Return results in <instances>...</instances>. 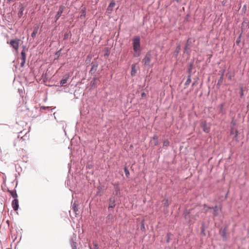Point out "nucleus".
<instances>
[{
  "instance_id": "nucleus-1",
  "label": "nucleus",
  "mask_w": 249,
  "mask_h": 249,
  "mask_svg": "<svg viewBox=\"0 0 249 249\" xmlns=\"http://www.w3.org/2000/svg\"><path fill=\"white\" fill-rule=\"evenodd\" d=\"M132 44L134 52L142 51L140 44V37L139 36H135L132 38Z\"/></svg>"
},
{
  "instance_id": "nucleus-2",
  "label": "nucleus",
  "mask_w": 249,
  "mask_h": 249,
  "mask_svg": "<svg viewBox=\"0 0 249 249\" xmlns=\"http://www.w3.org/2000/svg\"><path fill=\"white\" fill-rule=\"evenodd\" d=\"M192 44V41L191 40V38H189L186 41L185 47L184 48L183 53H186L188 56L190 55L192 51L190 46Z\"/></svg>"
},
{
  "instance_id": "nucleus-3",
  "label": "nucleus",
  "mask_w": 249,
  "mask_h": 249,
  "mask_svg": "<svg viewBox=\"0 0 249 249\" xmlns=\"http://www.w3.org/2000/svg\"><path fill=\"white\" fill-rule=\"evenodd\" d=\"M152 55L150 52H147L142 61L144 62V65L145 67H147L150 68L151 67V60Z\"/></svg>"
},
{
  "instance_id": "nucleus-4",
  "label": "nucleus",
  "mask_w": 249,
  "mask_h": 249,
  "mask_svg": "<svg viewBox=\"0 0 249 249\" xmlns=\"http://www.w3.org/2000/svg\"><path fill=\"white\" fill-rule=\"evenodd\" d=\"M90 65L91 66V67L89 71V73L92 75L96 71L99 64L98 62L95 61V59H94V60L92 61Z\"/></svg>"
},
{
  "instance_id": "nucleus-5",
  "label": "nucleus",
  "mask_w": 249,
  "mask_h": 249,
  "mask_svg": "<svg viewBox=\"0 0 249 249\" xmlns=\"http://www.w3.org/2000/svg\"><path fill=\"white\" fill-rule=\"evenodd\" d=\"M109 205L108 207V210L111 213L114 212L113 209L116 206L115 198L114 197H111L109 200Z\"/></svg>"
},
{
  "instance_id": "nucleus-6",
  "label": "nucleus",
  "mask_w": 249,
  "mask_h": 249,
  "mask_svg": "<svg viewBox=\"0 0 249 249\" xmlns=\"http://www.w3.org/2000/svg\"><path fill=\"white\" fill-rule=\"evenodd\" d=\"M22 48H23V50L21 52V62L20 63V66L21 67H23L24 66L25 62H26V53H25L26 46H23Z\"/></svg>"
},
{
  "instance_id": "nucleus-7",
  "label": "nucleus",
  "mask_w": 249,
  "mask_h": 249,
  "mask_svg": "<svg viewBox=\"0 0 249 249\" xmlns=\"http://www.w3.org/2000/svg\"><path fill=\"white\" fill-rule=\"evenodd\" d=\"M70 243L72 249H77L76 234L73 233L70 240Z\"/></svg>"
},
{
  "instance_id": "nucleus-8",
  "label": "nucleus",
  "mask_w": 249,
  "mask_h": 249,
  "mask_svg": "<svg viewBox=\"0 0 249 249\" xmlns=\"http://www.w3.org/2000/svg\"><path fill=\"white\" fill-rule=\"evenodd\" d=\"M19 41V39H12L9 44L15 50L18 51Z\"/></svg>"
},
{
  "instance_id": "nucleus-9",
  "label": "nucleus",
  "mask_w": 249,
  "mask_h": 249,
  "mask_svg": "<svg viewBox=\"0 0 249 249\" xmlns=\"http://www.w3.org/2000/svg\"><path fill=\"white\" fill-rule=\"evenodd\" d=\"M201 125L204 132L206 133L210 132L211 130L210 125L207 123L206 121L202 122Z\"/></svg>"
},
{
  "instance_id": "nucleus-10",
  "label": "nucleus",
  "mask_w": 249,
  "mask_h": 249,
  "mask_svg": "<svg viewBox=\"0 0 249 249\" xmlns=\"http://www.w3.org/2000/svg\"><path fill=\"white\" fill-rule=\"evenodd\" d=\"M65 7L63 5H61L59 6L58 11L57 12V13L54 17L55 21H56L60 16H61L62 14L63 13Z\"/></svg>"
},
{
  "instance_id": "nucleus-11",
  "label": "nucleus",
  "mask_w": 249,
  "mask_h": 249,
  "mask_svg": "<svg viewBox=\"0 0 249 249\" xmlns=\"http://www.w3.org/2000/svg\"><path fill=\"white\" fill-rule=\"evenodd\" d=\"M115 195L118 196H121V190L118 182L113 184Z\"/></svg>"
},
{
  "instance_id": "nucleus-12",
  "label": "nucleus",
  "mask_w": 249,
  "mask_h": 249,
  "mask_svg": "<svg viewBox=\"0 0 249 249\" xmlns=\"http://www.w3.org/2000/svg\"><path fill=\"white\" fill-rule=\"evenodd\" d=\"M24 10L25 6L23 5V4L20 3L19 4V9L18 13V16L19 18H20L22 17Z\"/></svg>"
},
{
  "instance_id": "nucleus-13",
  "label": "nucleus",
  "mask_w": 249,
  "mask_h": 249,
  "mask_svg": "<svg viewBox=\"0 0 249 249\" xmlns=\"http://www.w3.org/2000/svg\"><path fill=\"white\" fill-rule=\"evenodd\" d=\"M70 77V74L69 73H66L65 74V75L63 76V78L60 81V85L61 86H63L67 82L68 80L69 79Z\"/></svg>"
},
{
  "instance_id": "nucleus-14",
  "label": "nucleus",
  "mask_w": 249,
  "mask_h": 249,
  "mask_svg": "<svg viewBox=\"0 0 249 249\" xmlns=\"http://www.w3.org/2000/svg\"><path fill=\"white\" fill-rule=\"evenodd\" d=\"M12 206L14 211H17L19 208L18 200L17 198L14 199L12 202Z\"/></svg>"
},
{
  "instance_id": "nucleus-15",
  "label": "nucleus",
  "mask_w": 249,
  "mask_h": 249,
  "mask_svg": "<svg viewBox=\"0 0 249 249\" xmlns=\"http://www.w3.org/2000/svg\"><path fill=\"white\" fill-rule=\"evenodd\" d=\"M219 233L222 237L223 240L226 241L227 240L226 227L224 229L221 228L219 230Z\"/></svg>"
},
{
  "instance_id": "nucleus-16",
  "label": "nucleus",
  "mask_w": 249,
  "mask_h": 249,
  "mask_svg": "<svg viewBox=\"0 0 249 249\" xmlns=\"http://www.w3.org/2000/svg\"><path fill=\"white\" fill-rule=\"evenodd\" d=\"M115 5V2L113 0L108 5L107 8V12L108 14H110L113 10V7Z\"/></svg>"
},
{
  "instance_id": "nucleus-17",
  "label": "nucleus",
  "mask_w": 249,
  "mask_h": 249,
  "mask_svg": "<svg viewBox=\"0 0 249 249\" xmlns=\"http://www.w3.org/2000/svg\"><path fill=\"white\" fill-rule=\"evenodd\" d=\"M92 55L89 54L87 56L86 60H85V64L87 67L89 66L90 65H91V59L92 58Z\"/></svg>"
},
{
  "instance_id": "nucleus-18",
  "label": "nucleus",
  "mask_w": 249,
  "mask_h": 249,
  "mask_svg": "<svg viewBox=\"0 0 249 249\" xmlns=\"http://www.w3.org/2000/svg\"><path fill=\"white\" fill-rule=\"evenodd\" d=\"M137 72L136 69V64H133L131 66V75L134 76Z\"/></svg>"
},
{
  "instance_id": "nucleus-19",
  "label": "nucleus",
  "mask_w": 249,
  "mask_h": 249,
  "mask_svg": "<svg viewBox=\"0 0 249 249\" xmlns=\"http://www.w3.org/2000/svg\"><path fill=\"white\" fill-rule=\"evenodd\" d=\"M38 29H39L38 26H36L34 28L33 31L32 33L31 34V36L33 38H35L36 37V35L37 33H38Z\"/></svg>"
},
{
  "instance_id": "nucleus-20",
  "label": "nucleus",
  "mask_w": 249,
  "mask_h": 249,
  "mask_svg": "<svg viewBox=\"0 0 249 249\" xmlns=\"http://www.w3.org/2000/svg\"><path fill=\"white\" fill-rule=\"evenodd\" d=\"M191 76L190 75V74H188V76H187V79L184 84V86H185L184 88L185 89L189 85L190 83L191 82Z\"/></svg>"
},
{
  "instance_id": "nucleus-21",
  "label": "nucleus",
  "mask_w": 249,
  "mask_h": 249,
  "mask_svg": "<svg viewBox=\"0 0 249 249\" xmlns=\"http://www.w3.org/2000/svg\"><path fill=\"white\" fill-rule=\"evenodd\" d=\"M78 204L76 201H74L72 206V209L75 212L76 214H77V212L78 211Z\"/></svg>"
},
{
  "instance_id": "nucleus-22",
  "label": "nucleus",
  "mask_w": 249,
  "mask_h": 249,
  "mask_svg": "<svg viewBox=\"0 0 249 249\" xmlns=\"http://www.w3.org/2000/svg\"><path fill=\"white\" fill-rule=\"evenodd\" d=\"M8 192L10 194L11 196L14 198L16 199L18 197V195L16 190L12 191L8 190Z\"/></svg>"
},
{
  "instance_id": "nucleus-23",
  "label": "nucleus",
  "mask_w": 249,
  "mask_h": 249,
  "mask_svg": "<svg viewBox=\"0 0 249 249\" xmlns=\"http://www.w3.org/2000/svg\"><path fill=\"white\" fill-rule=\"evenodd\" d=\"M180 49H181V46L180 44H178L177 47H176V50L174 53V55L176 57H177L178 53H179L180 52Z\"/></svg>"
},
{
  "instance_id": "nucleus-24",
  "label": "nucleus",
  "mask_w": 249,
  "mask_h": 249,
  "mask_svg": "<svg viewBox=\"0 0 249 249\" xmlns=\"http://www.w3.org/2000/svg\"><path fill=\"white\" fill-rule=\"evenodd\" d=\"M98 78L96 77H94L90 82V86L91 87H95L97 85V80Z\"/></svg>"
},
{
  "instance_id": "nucleus-25",
  "label": "nucleus",
  "mask_w": 249,
  "mask_h": 249,
  "mask_svg": "<svg viewBox=\"0 0 249 249\" xmlns=\"http://www.w3.org/2000/svg\"><path fill=\"white\" fill-rule=\"evenodd\" d=\"M81 15L80 16V18H83L86 17V7H83L81 11Z\"/></svg>"
},
{
  "instance_id": "nucleus-26",
  "label": "nucleus",
  "mask_w": 249,
  "mask_h": 249,
  "mask_svg": "<svg viewBox=\"0 0 249 249\" xmlns=\"http://www.w3.org/2000/svg\"><path fill=\"white\" fill-rule=\"evenodd\" d=\"M71 31H69L64 34L63 39H64V40H67L69 38L71 37Z\"/></svg>"
},
{
  "instance_id": "nucleus-27",
  "label": "nucleus",
  "mask_w": 249,
  "mask_h": 249,
  "mask_svg": "<svg viewBox=\"0 0 249 249\" xmlns=\"http://www.w3.org/2000/svg\"><path fill=\"white\" fill-rule=\"evenodd\" d=\"M213 215L214 216H217L219 214L218 206L217 205H215L214 207H213Z\"/></svg>"
},
{
  "instance_id": "nucleus-28",
  "label": "nucleus",
  "mask_w": 249,
  "mask_h": 249,
  "mask_svg": "<svg viewBox=\"0 0 249 249\" xmlns=\"http://www.w3.org/2000/svg\"><path fill=\"white\" fill-rule=\"evenodd\" d=\"M242 36V33H241L239 36H238V37L236 39V44L237 46L240 47V42H241V38Z\"/></svg>"
},
{
  "instance_id": "nucleus-29",
  "label": "nucleus",
  "mask_w": 249,
  "mask_h": 249,
  "mask_svg": "<svg viewBox=\"0 0 249 249\" xmlns=\"http://www.w3.org/2000/svg\"><path fill=\"white\" fill-rule=\"evenodd\" d=\"M201 234H202L203 236H205V227L204 226V224L203 223L202 224L201 227Z\"/></svg>"
},
{
  "instance_id": "nucleus-30",
  "label": "nucleus",
  "mask_w": 249,
  "mask_h": 249,
  "mask_svg": "<svg viewBox=\"0 0 249 249\" xmlns=\"http://www.w3.org/2000/svg\"><path fill=\"white\" fill-rule=\"evenodd\" d=\"M193 67H194L193 63H190L189 65V69H188V74H190L191 76V73H192V71Z\"/></svg>"
},
{
  "instance_id": "nucleus-31",
  "label": "nucleus",
  "mask_w": 249,
  "mask_h": 249,
  "mask_svg": "<svg viewBox=\"0 0 249 249\" xmlns=\"http://www.w3.org/2000/svg\"><path fill=\"white\" fill-rule=\"evenodd\" d=\"M124 172L125 173V176L127 178H128L130 175L129 171L126 166L124 167Z\"/></svg>"
},
{
  "instance_id": "nucleus-32",
  "label": "nucleus",
  "mask_w": 249,
  "mask_h": 249,
  "mask_svg": "<svg viewBox=\"0 0 249 249\" xmlns=\"http://www.w3.org/2000/svg\"><path fill=\"white\" fill-rule=\"evenodd\" d=\"M223 74H222V75L220 76V78L218 80L217 86H220L223 82Z\"/></svg>"
},
{
  "instance_id": "nucleus-33",
  "label": "nucleus",
  "mask_w": 249,
  "mask_h": 249,
  "mask_svg": "<svg viewBox=\"0 0 249 249\" xmlns=\"http://www.w3.org/2000/svg\"><path fill=\"white\" fill-rule=\"evenodd\" d=\"M170 142L168 140H165L163 142V147H167L169 145Z\"/></svg>"
},
{
  "instance_id": "nucleus-34",
  "label": "nucleus",
  "mask_w": 249,
  "mask_h": 249,
  "mask_svg": "<svg viewBox=\"0 0 249 249\" xmlns=\"http://www.w3.org/2000/svg\"><path fill=\"white\" fill-rule=\"evenodd\" d=\"M141 51H137V52H134L133 56L135 57H139L141 55Z\"/></svg>"
},
{
  "instance_id": "nucleus-35",
  "label": "nucleus",
  "mask_w": 249,
  "mask_h": 249,
  "mask_svg": "<svg viewBox=\"0 0 249 249\" xmlns=\"http://www.w3.org/2000/svg\"><path fill=\"white\" fill-rule=\"evenodd\" d=\"M240 97L241 98H242L244 95V89H243V87H240Z\"/></svg>"
},
{
  "instance_id": "nucleus-36",
  "label": "nucleus",
  "mask_w": 249,
  "mask_h": 249,
  "mask_svg": "<svg viewBox=\"0 0 249 249\" xmlns=\"http://www.w3.org/2000/svg\"><path fill=\"white\" fill-rule=\"evenodd\" d=\"M106 52L104 53V56L105 58H107L109 55V52L108 48H106Z\"/></svg>"
},
{
  "instance_id": "nucleus-37",
  "label": "nucleus",
  "mask_w": 249,
  "mask_h": 249,
  "mask_svg": "<svg viewBox=\"0 0 249 249\" xmlns=\"http://www.w3.org/2000/svg\"><path fill=\"white\" fill-rule=\"evenodd\" d=\"M246 25L248 28H249V22L247 18L245 19L242 23V25Z\"/></svg>"
},
{
  "instance_id": "nucleus-38",
  "label": "nucleus",
  "mask_w": 249,
  "mask_h": 249,
  "mask_svg": "<svg viewBox=\"0 0 249 249\" xmlns=\"http://www.w3.org/2000/svg\"><path fill=\"white\" fill-rule=\"evenodd\" d=\"M144 220H142L141 222V230L142 231H143L145 230V227H144Z\"/></svg>"
},
{
  "instance_id": "nucleus-39",
  "label": "nucleus",
  "mask_w": 249,
  "mask_h": 249,
  "mask_svg": "<svg viewBox=\"0 0 249 249\" xmlns=\"http://www.w3.org/2000/svg\"><path fill=\"white\" fill-rule=\"evenodd\" d=\"M61 50H62V49H60L59 51H57L55 54V55L57 56V58H58L60 55H61Z\"/></svg>"
},
{
  "instance_id": "nucleus-40",
  "label": "nucleus",
  "mask_w": 249,
  "mask_h": 249,
  "mask_svg": "<svg viewBox=\"0 0 249 249\" xmlns=\"http://www.w3.org/2000/svg\"><path fill=\"white\" fill-rule=\"evenodd\" d=\"M170 235H171V233H168L167 234V235H166V238H167L166 242L167 243H169L170 241Z\"/></svg>"
},
{
  "instance_id": "nucleus-41",
  "label": "nucleus",
  "mask_w": 249,
  "mask_h": 249,
  "mask_svg": "<svg viewBox=\"0 0 249 249\" xmlns=\"http://www.w3.org/2000/svg\"><path fill=\"white\" fill-rule=\"evenodd\" d=\"M169 202H168V199H165V200H164V203H163V206H164V207H168L169 206Z\"/></svg>"
},
{
  "instance_id": "nucleus-42",
  "label": "nucleus",
  "mask_w": 249,
  "mask_h": 249,
  "mask_svg": "<svg viewBox=\"0 0 249 249\" xmlns=\"http://www.w3.org/2000/svg\"><path fill=\"white\" fill-rule=\"evenodd\" d=\"M93 244L94 249H99L98 245L96 242H93Z\"/></svg>"
},
{
  "instance_id": "nucleus-43",
  "label": "nucleus",
  "mask_w": 249,
  "mask_h": 249,
  "mask_svg": "<svg viewBox=\"0 0 249 249\" xmlns=\"http://www.w3.org/2000/svg\"><path fill=\"white\" fill-rule=\"evenodd\" d=\"M112 218H113V215L111 213L108 214L107 215V220H110V219H112Z\"/></svg>"
},
{
  "instance_id": "nucleus-44",
  "label": "nucleus",
  "mask_w": 249,
  "mask_h": 249,
  "mask_svg": "<svg viewBox=\"0 0 249 249\" xmlns=\"http://www.w3.org/2000/svg\"><path fill=\"white\" fill-rule=\"evenodd\" d=\"M49 108H50V107H41V109L46 110V109H49Z\"/></svg>"
},
{
  "instance_id": "nucleus-45",
  "label": "nucleus",
  "mask_w": 249,
  "mask_h": 249,
  "mask_svg": "<svg viewBox=\"0 0 249 249\" xmlns=\"http://www.w3.org/2000/svg\"><path fill=\"white\" fill-rule=\"evenodd\" d=\"M7 3H10L14 0H6Z\"/></svg>"
},
{
  "instance_id": "nucleus-46",
  "label": "nucleus",
  "mask_w": 249,
  "mask_h": 249,
  "mask_svg": "<svg viewBox=\"0 0 249 249\" xmlns=\"http://www.w3.org/2000/svg\"><path fill=\"white\" fill-rule=\"evenodd\" d=\"M100 193H101V191L100 190V189L98 188V191L97 192V195H99Z\"/></svg>"
},
{
  "instance_id": "nucleus-47",
  "label": "nucleus",
  "mask_w": 249,
  "mask_h": 249,
  "mask_svg": "<svg viewBox=\"0 0 249 249\" xmlns=\"http://www.w3.org/2000/svg\"><path fill=\"white\" fill-rule=\"evenodd\" d=\"M153 139H154V140H156V141H158V137H157V136H154V137H153Z\"/></svg>"
},
{
  "instance_id": "nucleus-48",
  "label": "nucleus",
  "mask_w": 249,
  "mask_h": 249,
  "mask_svg": "<svg viewBox=\"0 0 249 249\" xmlns=\"http://www.w3.org/2000/svg\"><path fill=\"white\" fill-rule=\"evenodd\" d=\"M224 104H222L220 105V108H221V109L222 110L223 107H224Z\"/></svg>"
},
{
  "instance_id": "nucleus-49",
  "label": "nucleus",
  "mask_w": 249,
  "mask_h": 249,
  "mask_svg": "<svg viewBox=\"0 0 249 249\" xmlns=\"http://www.w3.org/2000/svg\"><path fill=\"white\" fill-rule=\"evenodd\" d=\"M238 131H236V132H235V137H237V136H238Z\"/></svg>"
},
{
  "instance_id": "nucleus-50",
  "label": "nucleus",
  "mask_w": 249,
  "mask_h": 249,
  "mask_svg": "<svg viewBox=\"0 0 249 249\" xmlns=\"http://www.w3.org/2000/svg\"><path fill=\"white\" fill-rule=\"evenodd\" d=\"M145 95H146V94H145V93L144 92H142V97H143V96H145Z\"/></svg>"
},
{
  "instance_id": "nucleus-51",
  "label": "nucleus",
  "mask_w": 249,
  "mask_h": 249,
  "mask_svg": "<svg viewBox=\"0 0 249 249\" xmlns=\"http://www.w3.org/2000/svg\"><path fill=\"white\" fill-rule=\"evenodd\" d=\"M158 144V141H156V142L155 143V145H157Z\"/></svg>"
},
{
  "instance_id": "nucleus-52",
  "label": "nucleus",
  "mask_w": 249,
  "mask_h": 249,
  "mask_svg": "<svg viewBox=\"0 0 249 249\" xmlns=\"http://www.w3.org/2000/svg\"><path fill=\"white\" fill-rule=\"evenodd\" d=\"M213 207H208V208L209 209H213Z\"/></svg>"
},
{
  "instance_id": "nucleus-53",
  "label": "nucleus",
  "mask_w": 249,
  "mask_h": 249,
  "mask_svg": "<svg viewBox=\"0 0 249 249\" xmlns=\"http://www.w3.org/2000/svg\"><path fill=\"white\" fill-rule=\"evenodd\" d=\"M181 0H176L177 2H179Z\"/></svg>"
},
{
  "instance_id": "nucleus-54",
  "label": "nucleus",
  "mask_w": 249,
  "mask_h": 249,
  "mask_svg": "<svg viewBox=\"0 0 249 249\" xmlns=\"http://www.w3.org/2000/svg\"><path fill=\"white\" fill-rule=\"evenodd\" d=\"M130 147H133V146L132 145H131Z\"/></svg>"
}]
</instances>
